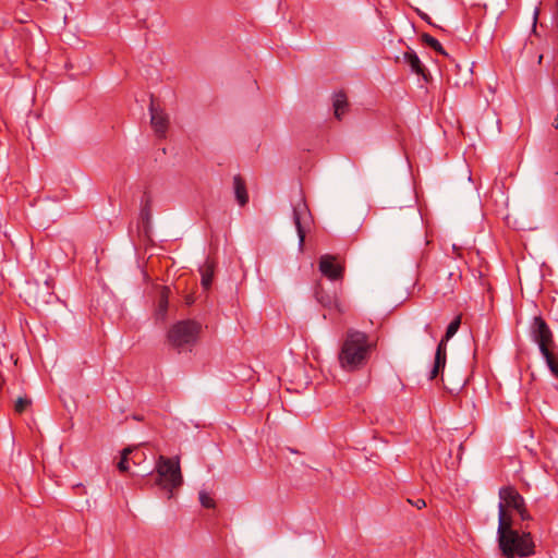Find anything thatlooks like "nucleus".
<instances>
[{
    "mask_svg": "<svg viewBox=\"0 0 558 558\" xmlns=\"http://www.w3.org/2000/svg\"><path fill=\"white\" fill-rule=\"evenodd\" d=\"M375 349L376 342L366 332L349 328L338 353L339 365L347 373L362 371Z\"/></svg>",
    "mask_w": 558,
    "mask_h": 558,
    "instance_id": "f257e3e1",
    "label": "nucleus"
},
{
    "mask_svg": "<svg viewBox=\"0 0 558 558\" xmlns=\"http://www.w3.org/2000/svg\"><path fill=\"white\" fill-rule=\"evenodd\" d=\"M514 523L506 522L501 514V522H498L497 541L501 555L505 558H525L534 554L535 544L530 532L519 531L513 527Z\"/></svg>",
    "mask_w": 558,
    "mask_h": 558,
    "instance_id": "f03ea898",
    "label": "nucleus"
},
{
    "mask_svg": "<svg viewBox=\"0 0 558 558\" xmlns=\"http://www.w3.org/2000/svg\"><path fill=\"white\" fill-rule=\"evenodd\" d=\"M136 475H148L146 484L155 489L160 498L171 499L174 492V461L171 458L159 456L155 462L154 471L143 470Z\"/></svg>",
    "mask_w": 558,
    "mask_h": 558,
    "instance_id": "7ed1b4c3",
    "label": "nucleus"
},
{
    "mask_svg": "<svg viewBox=\"0 0 558 558\" xmlns=\"http://www.w3.org/2000/svg\"><path fill=\"white\" fill-rule=\"evenodd\" d=\"M498 522H501V514L505 521L514 523L511 511H515L522 521L532 520L526 509L524 498L513 486H504L499 489Z\"/></svg>",
    "mask_w": 558,
    "mask_h": 558,
    "instance_id": "20e7f679",
    "label": "nucleus"
},
{
    "mask_svg": "<svg viewBox=\"0 0 558 558\" xmlns=\"http://www.w3.org/2000/svg\"><path fill=\"white\" fill-rule=\"evenodd\" d=\"M201 332L202 324L195 319L177 322V355L192 353Z\"/></svg>",
    "mask_w": 558,
    "mask_h": 558,
    "instance_id": "39448f33",
    "label": "nucleus"
},
{
    "mask_svg": "<svg viewBox=\"0 0 558 558\" xmlns=\"http://www.w3.org/2000/svg\"><path fill=\"white\" fill-rule=\"evenodd\" d=\"M171 290L169 287L160 286L158 288V295L154 312V319L156 325L166 327L167 343L169 347H174V324L169 325V296Z\"/></svg>",
    "mask_w": 558,
    "mask_h": 558,
    "instance_id": "423d86ee",
    "label": "nucleus"
},
{
    "mask_svg": "<svg viewBox=\"0 0 558 558\" xmlns=\"http://www.w3.org/2000/svg\"><path fill=\"white\" fill-rule=\"evenodd\" d=\"M462 316L458 315L447 327L444 338L439 341L434 360V366L429 373V379H435L445 368L447 361V342L457 333L461 325Z\"/></svg>",
    "mask_w": 558,
    "mask_h": 558,
    "instance_id": "0eeeda50",
    "label": "nucleus"
},
{
    "mask_svg": "<svg viewBox=\"0 0 558 558\" xmlns=\"http://www.w3.org/2000/svg\"><path fill=\"white\" fill-rule=\"evenodd\" d=\"M531 337L538 344L541 353L550 350L554 344L553 332L547 323L541 317L535 316L531 324Z\"/></svg>",
    "mask_w": 558,
    "mask_h": 558,
    "instance_id": "6e6552de",
    "label": "nucleus"
},
{
    "mask_svg": "<svg viewBox=\"0 0 558 558\" xmlns=\"http://www.w3.org/2000/svg\"><path fill=\"white\" fill-rule=\"evenodd\" d=\"M29 298L35 306L49 305L58 301V296L53 292V284L49 279H46L43 284L36 283L31 288Z\"/></svg>",
    "mask_w": 558,
    "mask_h": 558,
    "instance_id": "1a4fd4ad",
    "label": "nucleus"
},
{
    "mask_svg": "<svg viewBox=\"0 0 558 558\" xmlns=\"http://www.w3.org/2000/svg\"><path fill=\"white\" fill-rule=\"evenodd\" d=\"M149 111H150V123H151V126H153L155 133L157 134L158 137H163L166 135V132H167L168 125H169L168 116L163 112L162 109H160L156 105L154 99H151V101H150Z\"/></svg>",
    "mask_w": 558,
    "mask_h": 558,
    "instance_id": "9d476101",
    "label": "nucleus"
},
{
    "mask_svg": "<svg viewBox=\"0 0 558 558\" xmlns=\"http://www.w3.org/2000/svg\"><path fill=\"white\" fill-rule=\"evenodd\" d=\"M320 272L330 280H339L343 277V267L336 263V257L323 255L319 258Z\"/></svg>",
    "mask_w": 558,
    "mask_h": 558,
    "instance_id": "9b49d317",
    "label": "nucleus"
},
{
    "mask_svg": "<svg viewBox=\"0 0 558 558\" xmlns=\"http://www.w3.org/2000/svg\"><path fill=\"white\" fill-rule=\"evenodd\" d=\"M308 210L307 206L303 201H300L299 204H296L293 207V221L298 231L299 235V246L300 248L303 247L304 240H305V230L302 226L304 219L307 217Z\"/></svg>",
    "mask_w": 558,
    "mask_h": 558,
    "instance_id": "f8f14e48",
    "label": "nucleus"
},
{
    "mask_svg": "<svg viewBox=\"0 0 558 558\" xmlns=\"http://www.w3.org/2000/svg\"><path fill=\"white\" fill-rule=\"evenodd\" d=\"M216 264L213 259L207 258L204 265L199 268V272L202 276V287L205 290H208L211 287L214 275H215Z\"/></svg>",
    "mask_w": 558,
    "mask_h": 558,
    "instance_id": "ddd939ff",
    "label": "nucleus"
},
{
    "mask_svg": "<svg viewBox=\"0 0 558 558\" xmlns=\"http://www.w3.org/2000/svg\"><path fill=\"white\" fill-rule=\"evenodd\" d=\"M332 106L336 119L341 120L349 107L347 95L343 92L335 93Z\"/></svg>",
    "mask_w": 558,
    "mask_h": 558,
    "instance_id": "4468645a",
    "label": "nucleus"
},
{
    "mask_svg": "<svg viewBox=\"0 0 558 558\" xmlns=\"http://www.w3.org/2000/svg\"><path fill=\"white\" fill-rule=\"evenodd\" d=\"M141 204L140 221L144 231H147L151 218L150 196L147 193H144Z\"/></svg>",
    "mask_w": 558,
    "mask_h": 558,
    "instance_id": "2eb2a0df",
    "label": "nucleus"
},
{
    "mask_svg": "<svg viewBox=\"0 0 558 558\" xmlns=\"http://www.w3.org/2000/svg\"><path fill=\"white\" fill-rule=\"evenodd\" d=\"M233 186H234L235 198H236L239 205L244 206L248 202V195L246 192L245 182L241 175L238 174L233 178Z\"/></svg>",
    "mask_w": 558,
    "mask_h": 558,
    "instance_id": "dca6fc26",
    "label": "nucleus"
},
{
    "mask_svg": "<svg viewBox=\"0 0 558 558\" xmlns=\"http://www.w3.org/2000/svg\"><path fill=\"white\" fill-rule=\"evenodd\" d=\"M404 61L410 65L413 73L423 76L426 80L425 68L417 54L413 51L404 53Z\"/></svg>",
    "mask_w": 558,
    "mask_h": 558,
    "instance_id": "f3484780",
    "label": "nucleus"
},
{
    "mask_svg": "<svg viewBox=\"0 0 558 558\" xmlns=\"http://www.w3.org/2000/svg\"><path fill=\"white\" fill-rule=\"evenodd\" d=\"M544 356L546 364L551 372V374L558 378V353L555 354L551 350L546 351L545 353H542Z\"/></svg>",
    "mask_w": 558,
    "mask_h": 558,
    "instance_id": "a211bd4d",
    "label": "nucleus"
},
{
    "mask_svg": "<svg viewBox=\"0 0 558 558\" xmlns=\"http://www.w3.org/2000/svg\"><path fill=\"white\" fill-rule=\"evenodd\" d=\"M421 38H422V41L424 44L429 46L432 49H434L438 53L444 54V56L447 54V52L442 48L441 44L436 38H434L433 36L424 33V34H422Z\"/></svg>",
    "mask_w": 558,
    "mask_h": 558,
    "instance_id": "6ab92c4d",
    "label": "nucleus"
},
{
    "mask_svg": "<svg viewBox=\"0 0 558 558\" xmlns=\"http://www.w3.org/2000/svg\"><path fill=\"white\" fill-rule=\"evenodd\" d=\"M131 452H132V449H129V448H126L122 451L121 460L118 463V469L120 472H126L129 470V461H130L129 453H131Z\"/></svg>",
    "mask_w": 558,
    "mask_h": 558,
    "instance_id": "aec40b11",
    "label": "nucleus"
},
{
    "mask_svg": "<svg viewBox=\"0 0 558 558\" xmlns=\"http://www.w3.org/2000/svg\"><path fill=\"white\" fill-rule=\"evenodd\" d=\"M199 501L203 507L208 508V509L215 508V506H216L214 498L206 492L199 493Z\"/></svg>",
    "mask_w": 558,
    "mask_h": 558,
    "instance_id": "412c9836",
    "label": "nucleus"
},
{
    "mask_svg": "<svg viewBox=\"0 0 558 558\" xmlns=\"http://www.w3.org/2000/svg\"><path fill=\"white\" fill-rule=\"evenodd\" d=\"M29 404V399L20 397L14 404V410L16 413H23Z\"/></svg>",
    "mask_w": 558,
    "mask_h": 558,
    "instance_id": "4be33fe9",
    "label": "nucleus"
},
{
    "mask_svg": "<svg viewBox=\"0 0 558 558\" xmlns=\"http://www.w3.org/2000/svg\"><path fill=\"white\" fill-rule=\"evenodd\" d=\"M13 360V353H10L8 350V345L5 343H2L0 345V364H2L4 361H12Z\"/></svg>",
    "mask_w": 558,
    "mask_h": 558,
    "instance_id": "5701e85b",
    "label": "nucleus"
},
{
    "mask_svg": "<svg viewBox=\"0 0 558 558\" xmlns=\"http://www.w3.org/2000/svg\"><path fill=\"white\" fill-rule=\"evenodd\" d=\"M131 457H130V461L133 462V464L135 465H138L141 463V461L145 458V454L142 450H132V452L130 453Z\"/></svg>",
    "mask_w": 558,
    "mask_h": 558,
    "instance_id": "b1692460",
    "label": "nucleus"
},
{
    "mask_svg": "<svg viewBox=\"0 0 558 558\" xmlns=\"http://www.w3.org/2000/svg\"><path fill=\"white\" fill-rule=\"evenodd\" d=\"M316 298H317L318 302L322 303L324 306H331V304H332L330 298L325 296L323 294V292H320V291L316 292Z\"/></svg>",
    "mask_w": 558,
    "mask_h": 558,
    "instance_id": "393cba45",
    "label": "nucleus"
},
{
    "mask_svg": "<svg viewBox=\"0 0 558 558\" xmlns=\"http://www.w3.org/2000/svg\"><path fill=\"white\" fill-rule=\"evenodd\" d=\"M175 478H177V487H178L182 483V474H181V469H180L179 457H177V475H175Z\"/></svg>",
    "mask_w": 558,
    "mask_h": 558,
    "instance_id": "a878e982",
    "label": "nucleus"
},
{
    "mask_svg": "<svg viewBox=\"0 0 558 558\" xmlns=\"http://www.w3.org/2000/svg\"><path fill=\"white\" fill-rule=\"evenodd\" d=\"M409 502H411L417 509H422V508L426 507V502L422 498H417L415 501H412L411 499H409Z\"/></svg>",
    "mask_w": 558,
    "mask_h": 558,
    "instance_id": "bb28decb",
    "label": "nucleus"
},
{
    "mask_svg": "<svg viewBox=\"0 0 558 558\" xmlns=\"http://www.w3.org/2000/svg\"><path fill=\"white\" fill-rule=\"evenodd\" d=\"M417 13H418V15H420V17H421L422 20H424L425 22H427L429 25H434V24L432 23V21H430V17H429L426 13H424V12H422V11H420V10H417Z\"/></svg>",
    "mask_w": 558,
    "mask_h": 558,
    "instance_id": "cd10ccee",
    "label": "nucleus"
},
{
    "mask_svg": "<svg viewBox=\"0 0 558 558\" xmlns=\"http://www.w3.org/2000/svg\"><path fill=\"white\" fill-rule=\"evenodd\" d=\"M538 15H539V9L535 8L534 14H533V29L534 31L536 28V23H537V20H538Z\"/></svg>",
    "mask_w": 558,
    "mask_h": 558,
    "instance_id": "c85d7f7f",
    "label": "nucleus"
},
{
    "mask_svg": "<svg viewBox=\"0 0 558 558\" xmlns=\"http://www.w3.org/2000/svg\"><path fill=\"white\" fill-rule=\"evenodd\" d=\"M195 299L192 294L186 295L185 303L186 305H192L194 303Z\"/></svg>",
    "mask_w": 558,
    "mask_h": 558,
    "instance_id": "c756f323",
    "label": "nucleus"
},
{
    "mask_svg": "<svg viewBox=\"0 0 558 558\" xmlns=\"http://www.w3.org/2000/svg\"><path fill=\"white\" fill-rule=\"evenodd\" d=\"M553 126H554L555 129H558V114L556 116V118H555V120H554V122H553Z\"/></svg>",
    "mask_w": 558,
    "mask_h": 558,
    "instance_id": "7c9ffc66",
    "label": "nucleus"
},
{
    "mask_svg": "<svg viewBox=\"0 0 558 558\" xmlns=\"http://www.w3.org/2000/svg\"><path fill=\"white\" fill-rule=\"evenodd\" d=\"M557 389H558V387H557Z\"/></svg>",
    "mask_w": 558,
    "mask_h": 558,
    "instance_id": "2f4dec72",
    "label": "nucleus"
}]
</instances>
